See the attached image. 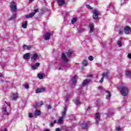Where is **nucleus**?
Instances as JSON below:
<instances>
[{
	"label": "nucleus",
	"instance_id": "obj_1",
	"mask_svg": "<svg viewBox=\"0 0 131 131\" xmlns=\"http://www.w3.org/2000/svg\"><path fill=\"white\" fill-rule=\"evenodd\" d=\"M2 110V113L4 114V115H9L10 113L11 112V107H10V106H8V107L4 106Z\"/></svg>",
	"mask_w": 131,
	"mask_h": 131
},
{
	"label": "nucleus",
	"instance_id": "obj_2",
	"mask_svg": "<svg viewBox=\"0 0 131 131\" xmlns=\"http://www.w3.org/2000/svg\"><path fill=\"white\" fill-rule=\"evenodd\" d=\"M120 93L122 96H126L128 94V89L126 88V86H122L121 88Z\"/></svg>",
	"mask_w": 131,
	"mask_h": 131
},
{
	"label": "nucleus",
	"instance_id": "obj_3",
	"mask_svg": "<svg viewBox=\"0 0 131 131\" xmlns=\"http://www.w3.org/2000/svg\"><path fill=\"white\" fill-rule=\"evenodd\" d=\"M10 9L11 12H16L17 10V5L15 2H11L10 4Z\"/></svg>",
	"mask_w": 131,
	"mask_h": 131
},
{
	"label": "nucleus",
	"instance_id": "obj_4",
	"mask_svg": "<svg viewBox=\"0 0 131 131\" xmlns=\"http://www.w3.org/2000/svg\"><path fill=\"white\" fill-rule=\"evenodd\" d=\"M99 17V12L98 11V10H94V14L93 15V19H98Z\"/></svg>",
	"mask_w": 131,
	"mask_h": 131
},
{
	"label": "nucleus",
	"instance_id": "obj_5",
	"mask_svg": "<svg viewBox=\"0 0 131 131\" xmlns=\"http://www.w3.org/2000/svg\"><path fill=\"white\" fill-rule=\"evenodd\" d=\"M45 91H46V89L45 88H38L36 90V94H39V93H43Z\"/></svg>",
	"mask_w": 131,
	"mask_h": 131
},
{
	"label": "nucleus",
	"instance_id": "obj_6",
	"mask_svg": "<svg viewBox=\"0 0 131 131\" xmlns=\"http://www.w3.org/2000/svg\"><path fill=\"white\" fill-rule=\"evenodd\" d=\"M50 38H51V33L49 32L46 33L44 37L45 40H49Z\"/></svg>",
	"mask_w": 131,
	"mask_h": 131
},
{
	"label": "nucleus",
	"instance_id": "obj_7",
	"mask_svg": "<svg viewBox=\"0 0 131 131\" xmlns=\"http://www.w3.org/2000/svg\"><path fill=\"white\" fill-rule=\"evenodd\" d=\"M77 79V77L76 76H74L72 80V86H73V85H75V84H76Z\"/></svg>",
	"mask_w": 131,
	"mask_h": 131
},
{
	"label": "nucleus",
	"instance_id": "obj_8",
	"mask_svg": "<svg viewBox=\"0 0 131 131\" xmlns=\"http://www.w3.org/2000/svg\"><path fill=\"white\" fill-rule=\"evenodd\" d=\"M38 56V54H37V53H35V54H33L31 58V61L32 62H34V61H35L36 59H37Z\"/></svg>",
	"mask_w": 131,
	"mask_h": 131
},
{
	"label": "nucleus",
	"instance_id": "obj_9",
	"mask_svg": "<svg viewBox=\"0 0 131 131\" xmlns=\"http://www.w3.org/2000/svg\"><path fill=\"white\" fill-rule=\"evenodd\" d=\"M58 124H63L64 123V116L60 117L58 121Z\"/></svg>",
	"mask_w": 131,
	"mask_h": 131
},
{
	"label": "nucleus",
	"instance_id": "obj_10",
	"mask_svg": "<svg viewBox=\"0 0 131 131\" xmlns=\"http://www.w3.org/2000/svg\"><path fill=\"white\" fill-rule=\"evenodd\" d=\"M109 73H110V72L109 71H107L106 72H104L102 74H101V76H102V77H105L106 78H109Z\"/></svg>",
	"mask_w": 131,
	"mask_h": 131
},
{
	"label": "nucleus",
	"instance_id": "obj_11",
	"mask_svg": "<svg viewBox=\"0 0 131 131\" xmlns=\"http://www.w3.org/2000/svg\"><path fill=\"white\" fill-rule=\"evenodd\" d=\"M61 58H62L63 61H64L66 63H67V62H68V61H69L68 58H67V57L66 56V55H65V54L62 53Z\"/></svg>",
	"mask_w": 131,
	"mask_h": 131
},
{
	"label": "nucleus",
	"instance_id": "obj_12",
	"mask_svg": "<svg viewBox=\"0 0 131 131\" xmlns=\"http://www.w3.org/2000/svg\"><path fill=\"white\" fill-rule=\"evenodd\" d=\"M30 57V53H28L24 55L23 58L25 60H28Z\"/></svg>",
	"mask_w": 131,
	"mask_h": 131
},
{
	"label": "nucleus",
	"instance_id": "obj_13",
	"mask_svg": "<svg viewBox=\"0 0 131 131\" xmlns=\"http://www.w3.org/2000/svg\"><path fill=\"white\" fill-rule=\"evenodd\" d=\"M124 32L126 34H128V33H129V32H130V28H129V27H126L124 28Z\"/></svg>",
	"mask_w": 131,
	"mask_h": 131
},
{
	"label": "nucleus",
	"instance_id": "obj_14",
	"mask_svg": "<svg viewBox=\"0 0 131 131\" xmlns=\"http://www.w3.org/2000/svg\"><path fill=\"white\" fill-rule=\"evenodd\" d=\"M105 93H106L107 95L106 96V99L107 100H110V98H111V93L108 91H105Z\"/></svg>",
	"mask_w": 131,
	"mask_h": 131
},
{
	"label": "nucleus",
	"instance_id": "obj_15",
	"mask_svg": "<svg viewBox=\"0 0 131 131\" xmlns=\"http://www.w3.org/2000/svg\"><path fill=\"white\" fill-rule=\"evenodd\" d=\"M57 3L59 6H63L65 4V0H57Z\"/></svg>",
	"mask_w": 131,
	"mask_h": 131
},
{
	"label": "nucleus",
	"instance_id": "obj_16",
	"mask_svg": "<svg viewBox=\"0 0 131 131\" xmlns=\"http://www.w3.org/2000/svg\"><path fill=\"white\" fill-rule=\"evenodd\" d=\"M12 100H13L14 101H16V100H17L18 99V94L17 93H14L12 95Z\"/></svg>",
	"mask_w": 131,
	"mask_h": 131
},
{
	"label": "nucleus",
	"instance_id": "obj_17",
	"mask_svg": "<svg viewBox=\"0 0 131 131\" xmlns=\"http://www.w3.org/2000/svg\"><path fill=\"white\" fill-rule=\"evenodd\" d=\"M35 15V12H32L29 15H26L25 17L27 18H32Z\"/></svg>",
	"mask_w": 131,
	"mask_h": 131
},
{
	"label": "nucleus",
	"instance_id": "obj_18",
	"mask_svg": "<svg viewBox=\"0 0 131 131\" xmlns=\"http://www.w3.org/2000/svg\"><path fill=\"white\" fill-rule=\"evenodd\" d=\"M91 33L94 32V24H90L89 25Z\"/></svg>",
	"mask_w": 131,
	"mask_h": 131
},
{
	"label": "nucleus",
	"instance_id": "obj_19",
	"mask_svg": "<svg viewBox=\"0 0 131 131\" xmlns=\"http://www.w3.org/2000/svg\"><path fill=\"white\" fill-rule=\"evenodd\" d=\"M68 58H71V56L72 55V54H73V52L71 51H69L68 52L66 53Z\"/></svg>",
	"mask_w": 131,
	"mask_h": 131
},
{
	"label": "nucleus",
	"instance_id": "obj_20",
	"mask_svg": "<svg viewBox=\"0 0 131 131\" xmlns=\"http://www.w3.org/2000/svg\"><path fill=\"white\" fill-rule=\"evenodd\" d=\"M37 67H39V63L37 62L35 64L33 65L32 67V69L34 70H35L37 68Z\"/></svg>",
	"mask_w": 131,
	"mask_h": 131
},
{
	"label": "nucleus",
	"instance_id": "obj_21",
	"mask_svg": "<svg viewBox=\"0 0 131 131\" xmlns=\"http://www.w3.org/2000/svg\"><path fill=\"white\" fill-rule=\"evenodd\" d=\"M89 82H90V80H89V79L85 80L82 83V86H85V85H87V84H88V83H89Z\"/></svg>",
	"mask_w": 131,
	"mask_h": 131
},
{
	"label": "nucleus",
	"instance_id": "obj_22",
	"mask_svg": "<svg viewBox=\"0 0 131 131\" xmlns=\"http://www.w3.org/2000/svg\"><path fill=\"white\" fill-rule=\"evenodd\" d=\"M95 120L96 123H99V122L100 121V115H96L95 116Z\"/></svg>",
	"mask_w": 131,
	"mask_h": 131
},
{
	"label": "nucleus",
	"instance_id": "obj_23",
	"mask_svg": "<svg viewBox=\"0 0 131 131\" xmlns=\"http://www.w3.org/2000/svg\"><path fill=\"white\" fill-rule=\"evenodd\" d=\"M23 48H24V49H25V50H29L31 49V46H27V45H25L23 46Z\"/></svg>",
	"mask_w": 131,
	"mask_h": 131
},
{
	"label": "nucleus",
	"instance_id": "obj_24",
	"mask_svg": "<svg viewBox=\"0 0 131 131\" xmlns=\"http://www.w3.org/2000/svg\"><path fill=\"white\" fill-rule=\"evenodd\" d=\"M121 40H122V37H120V40L118 41L117 44L118 45L119 47H121V46H122V42Z\"/></svg>",
	"mask_w": 131,
	"mask_h": 131
},
{
	"label": "nucleus",
	"instance_id": "obj_25",
	"mask_svg": "<svg viewBox=\"0 0 131 131\" xmlns=\"http://www.w3.org/2000/svg\"><path fill=\"white\" fill-rule=\"evenodd\" d=\"M27 21H26L23 24L22 27L23 28H27Z\"/></svg>",
	"mask_w": 131,
	"mask_h": 131
},
{
	"label": "nucleus",
	"instance_id": "obj_26",
	"mask_svg": "<svg viewBox=\"0 0 131 131\" xmlns=\"http://www.w3.org/2000/svg\"><path fill=\"white\" fill-rule=\"evenodd\" d=\"M41 114V112L40 111L36 110L35 112V115H40Z\"/></svg>",
	"mask_w": 131,
	"mask_h": 131
},
{
	"label": "nucleus",
	"instance_id": "obj_27",
	"mask_svg": "<svg viewBox=\"0 0 131 131\" xmlns=\"http://www.w3.org/2000/svg\"><path fill=\"white\" fill-rule=\"evenodd\" d=\"M37 76L39 79H42L43 78V74H38Z\"/></svg>",
	"mask_w": 131,
	"mask_h": 131
},
{
	"label": "nucleus",
	"instance_id": "obj_28",
	"mask_svg": "<svg viewBox=\"0 0 131 131\" xmlns=\"http://www.w3.org/2000/svg\"><path fill=\"white\" fill-rule=\"evenodd\" d=\"M81 126L82 128H86V127L88 126V123H84L81 125Z\"/></svg>",
	"mask_w": 131,
	"mask_h": 131
},
{
	"label": "nucleus",
	"instance_id": "obj_29",
	"mask_svg": "<svg viewBox=\"0 0 131 131\" xmlns=\"http://www.w3.org/2000/svg\"><path fill=\"white\" fill-rule=\"evenodd\" d=\"M125 74H126V76H130V75H131L130 71H126Z\"/></svg>",
	"mask_w": 131,
	"mask_h": 131
},
{
	"label": "nucleus",
	"instance_id": "obj_30",
	"mask_svg": "<svg viewBox=\"0 0 131 131\" xmlns=\"http://www.w3.org/2000/svg\"><path fill=\"white\" fill-rule=\"evenodd\" d=\"M66 111H67V107H64L63 111L62 112V115L66 114Z\"/></svg>",
	"mask_w": 131,
	"mask_h": 131
},
{
	"label": "nucleus",
	"instance_id": "obj_31",
	"mask_svg": "<svg viewBox=\"0 0 131 131\" xmlns=\"http://www.w3.org/2000/svg\"><path fill=\"white\" fill-rule=\"evenodd\" d=\"M83 66H86V65H88V61L86 60H84L83 61V63H82Z\"/></svg>",
	"mask_w": 131,
	"mask_h": 131
},
{
	"label": "nucleus",
	"instance_id": "obj_32",
	"mask_svg": "<svg viewBox=\"0 0 131 131\" xmlns=\"http://www.w3.org/2000/svg\"><path fill=\"white\" fill-rule=\"evenodd\" d=\"M56 122H57V121L56 120H54L53 122H51L50 123V126H51V127L54 126V124H55V123H56Z\"/></svg>",
	"mask_w": 131,
	"mask_h": 131
},
{
	"label": "nucleus",
	"instance_id": "obj_33",
	"mask_svg": "<svg viewBox=\"0 0 131 131\" xmlns=\"http://www.w3.org/2000/svg\"><path fill=\"white\" fill-rule=\"evenodd\" d=\"M77 21V19L76 18H73L72 20H71V22H72V24H74V23H75Z\"/></svg>",
	"mask_w": 131,
	"mask_h": 131
},
{
	"label": "nucleus",
	"instance_id": "obj_34",
	"mask_svg": "<svg viewBox=\"0 0 131 131\" xmlns=\"http://www.w3.org/2000/svg\"><path fill=\"white\" fill-rule=\"evenodd\" d=\"M16 14H13V15L10 18L9 20H14V19L16 18Z\"/></svg>",
	"mask_w": 131,
	"mask_h": 131
},
{
	"label": "nucleus",
	"instance_id": "obj_35",
	"mask_svg": "<svg viewBox=\"0 0 131 131\" xmlns=\"http://www.w3.org/2000/svg\"><path fill=\"white\" fill-rule=\"evenodd\" d=\"M75 104H76V105H80V101H79V100H76L75 101Z\"/></svg>",
	"mask_w": 131,
	"mask_h": 131
},
{
	"label": "nucleus",
	"instance_id": "obj_36",
	"mask_svg": "<svg viewBox=\"0 0 131 131\" xmlns=\"http://www.w3.org/2000/svg\"><path fill=\"white\" fill-rule=\"evenodd\" d=\"M89 60H90V61H93V60H94V57H93V56L90 55L89 57H88Z\"/></svg>",
	"mask_w": 131,
	"mask_h": 131
},
{
	"label": "nucleus",
	"instance_id": "obj_37",
	"mask_svg": "<svg viewBox=\"0 0 131 131\" xmlns=\"http://www.w3.org/2000/svg\"><path fill=\"white\" fill-rule=\"evenodd\" d=\"M47 107L48 109L50 110L51 109H52V105H47Z\"/></svg>",
	"mask_w": 131,
	"mask_h": 131
},
{
	"label": "nucleus",
	"instance_id": "obj_38",
	"mask_svg": "<svg viewBox=\"0 0 131 131\" xmlns=\"http://www.w3.org/2000/svg\"><path fill=\"white\" fill-rule=\"evenodd\" d=\"M103 81H104V77H102L101 79L99 80V82H100V83H102Z\"/></svg>",
	"mask_w": 131,
	"mask_h": 131
},
{
	"label": "nucleus",
	"instance_id": "obj_39",
	"mask_svg": "<svg viewBox=\"0 0 131 131\" xmlns=\"http://www.w3.org/2000/svg\"><path fill=\"white\" fill-rule=\"evenodd\" d=\"M116 130H118V131L121 130V128L120 127V126L117 127Z\"/></svg>",
	"mask_w": 131,
	"mask_h": 131
},
{
	"label": "nucleus",
	"instance_id": "obj_40",
	"mask_svg": "<svg viewBox=\"0 0 131 131\" xmlns=\"http://www.w3.org/2000/svg\"><path fill=\"white\" fill-rule=\"evenodd\" d=\"M86 7L88 9H89L90 10L93 9V8H92L91 6H90V5H86Z\"/></svg>",
	"mask_w": 131,
	"mask_h": 131
},
{
	"label": "nucleus",
	"instance_id": "obj_41",
	"mask_svg": "<svg viewBox=\"0 0 131 131\" xmlns=\"http://www.w3.org/2000/svg\"><path fill=\"white\" fill-rule=\"evenodd\" d=\"M38 12V9H35L34 10V12L33 13H35V14L36 13H37Z\"/></svg>",
	"mask_w": 131,
	"mask_h": 131
},
{
	"label": "nucleus",
	"instance_id": "obj_42",
	"mask_svg": "<svg viewBox=\"0 0 131 131\" xmlns=\"http://www.w3.org/2000/svg\"><path fill=\"white\" fill-rule=\"evenodd\" d=\"M25 89H29V85H28V84L25 85Z\"/></svg>",
	"mask_w": 131,
	"mask_h": 131
},
{
	"label": "nucleus",
	"instance_id": "obj_43",
	"mask_svg": "<svg viewBox=\"0 0 131 131\" xmlns=\"http://www.w3.org/2000/svg\"><path fill=\"white\" fill-rule=\"evenodd\" d=\"M127 58H128L129 59H131V54L130 53L128 54Z\"/></svg>",
	"mask_w": 131,
	"mask_h": 131
},
{
	"label": "nucleus",
	"instance_id": "obj_44",
	"mask_svg": "<svg viewBox=\"0 0 131 131\" xmlns=\"http://www.w3.org/2000/svg\"><path fill=\"white\" fill-rule=\"evenodd\" d=\"M83 31V29H81V28H80L79 29V33H80V32H82Z\"/></svg>",
	"mask_w": 131,
	"mask_h": 131
},
{
	"label": "nucleus",
	"instance_id": "obj_45",
	"mask_svg": "<svg viewBox=\"0 0 131 131\" xmlns=\"http://www.w3.org/2000/svg\"><path fill=\"white\" fill-rule=\"evenodd\" d=\"M66 102H67L68 100V96H66L65 97V99H64Z\"/></svg>",
	"mask_w": 131,
	"mask_h": 131
},
{
	"label": "nucleus",
	"instance_id": "obj_46",
	"mask_svg": "<svg viewBox=\"0 0 131 131\" xmlns=\"http://www.w3.org/2000/svg\"><path fill=\"white\" fill-rule=\"evenodd\" d=\"M34 116L33 115H29V118H33Z\"/></svg>",
	"mask_w": 131,
	"mask_h": 131
},
{
	"label": "nucleus",
	"instance_id": "obj_47",
	"mask_svg": "<svg viewBox=\"0 0 131 131\" xmlns=\"http://www.w3.org/2000/svg\"><path fill=\"white\" fill-rule=\"evenodd\" d=\"M1 131H8V129H7V128H4V129H2V130H1Z\"/></svg>",
	"mask_w": 131,
	"mask_h": 131
},
{
	"label": "nucleus",
	"instance_id": "obj_48",
	"mask_svg": "<svg viewBox=\"0 0 131 131\" xmlns=\"http://www.w3.org/2000/svg\"><path fill=\"white\" fill-rule=\"evenodd\" d=\"M98 90H100V91H102V90H103V87H99Z\"/></svg>",
	"mask_w": 131,
	"mask_h": 131
},
{
	"label": "nucleus",
	"instance_id": "obj_49",
	"mask_svg": "<svg viewBox=\"0 0 131 131\" xmlns=\"http://www.w3.org/2000/svg\"><path fill=\"white\" fill-rule=\"evenodd\" d=\"M55 131H61V130L60 129V128H57L55 129Z\"/></svg>",
	"mask_w": 131,
	"mask_h": 131
},
{
	"label": "nucleus",
	"instance_id": "obj_50",
	"mask_svg": "<svg viewBox=\"0 0 131 131\" xmlns=\"http://www.w3.org/2000/svg\"><path fill=\"white\" fill-rule=\"evenodd\" d=\"M40 106H42V105H43V102L42 101H40Z\"/></svg>",
	"mask_w": 131,
	"mask_h": 131
},
{
	"label": "nucleus",
	"instance_id": "obj_51",
	"mask_svg": "<svg viewBox=\"0 0 131 131\" xmlns=\"http://www.w3.org/2000/svg\"><path fill=\"white\" fill-rule=\"evenodd\" d=\"M96 115H101V113L99 112H97L96 113Z\"/></svg>",
	"mask_w": 131,
	"mask_h": 131
},
{
	"label": "nucleus",
	"instance_id": "obj_52",
	"mask_svg": "<svg viewBox=\"0 0 131 131\" xmlns=\"http://www.w3.org/2000/svg\"><path fill=\"white\" fill-rule=\"evenodd\" d=\"M119 34H122V31L120 30L119 32Z\"/></svg>",
	"mask_w": 131,
	"mask_h": 131
},
{
	"label": "nucleus",
	"instance_id": "obj_53",
	"mask_svg": "<svg viewBox=\"0 0 131 131\" xmlns=\"http://www.w3.org/2000/svg\"><path fill=\"white\" fill-rule=\"evenodd\" d=\"M91 108H92V107L89 106V107L87 108V111H89V110H91Z\"/></svg>",
	"mask_w": 131,
	"mask_h": 131
},
{
	"label": "nucleus",
	"instance_id": "obj_54",
	"mask_svg": "<svg viewBox=\"0 0 131 131\" xmlns=\"http://www.w3.org/2000/svg\"><path fill=\"white\" fill-rule=\"evenodd\" d=\"M34 108H37V107H38V106L37 105V104H36L35 105H34Z\"/></svg>",
	"mask_w": 131,
	"mask_h": 131
},
{
	"label": "nucleus",
	"instance_id": "obj_55",
	"mask_svg": "<svg viewBox=\"0 0 131 131\" xmlns=\"http://www.w3.org/2000/svg\"><path fill=\"white\" fill-rule=\"evenodd\" d=\"M34 0H29V3H32Z\"/></svg>",
	"mask_w": 131,
	"mask_h": 131
},
{
	"label": "nucleus",
	"instance_id": "obj_56",
	"mask_svg": "<svg viewBox=\"0 0 131 131\" xmlns=\"http://www.w3.org/2000/svg\"><path fill=\"white\" fill-rule=\"evenodd\" d=\"M3 75L2 73H0V77H3Z\"/></svg>",
	"mask_w": 131,
	"mask_h": 131
},
{
	"label": "nucleus",
	"instance_id": "obj_57",
	"mask_svg": "<svg viewBox=\"0 0 131 131\" xmlns=\"http://www.w3.org/2000/svg\"><path fill=\"white\" fill-rule=\"evenodd\" d=\"M34 118H37V116H36V115H35V116H34Z\"/></svg>",
	"mask_w": 131,
	"mask_h": 131
},
{
	"label": "nucleus",
	"instance_id": "obj_58",
	"mask_svg": "<svg viewBox=\"0 0 131 131\" xmlns=\"http://www.w3.org/2000/svg\"><path fill=\"white\" fill-rule=\"evenodd\" d=\"M29 115H33V114H32V113H30L29 114Z\"/></svg>",
	"mask_w": 131,
	"mask_h": 131
},
{
	"label": "nucleus",
	"instance_id": "obj_59",
	"mask_svg": "<svg viewBox=\"0 0 131 131\" xmlns=\"http://www.w3.org/2000/svg\"><path fill=\"white\" fill-rule=\"evenodd\" d=\"M45 131H50V129H46Z\"/></svg>",
	"mask_w": 131,
	"mask_h": 131
},
{
	"label": "nucleus",
	"instance_id": "obj_60",
	"mask_svg": "<svg viewBox=\"0 0 131 131\" xmlns=\"http://www.w3.org/2000/svg\"><path fill=\"white\" fill-rule=\"evenodd\" d=\"M88 77H92V75H90L88 76Z\"/></svg>",
	"mask_w": 131,
	"mask_h": 131
},
{
	"label": "nucleus",
	"instance_id": "obj_61",
	"mask_svg": "<svg viewBox=\"0 0 131 131\" xmlns=\"http://www.w3.org/2000/svg\"><path fill=\"white\" fill-rule=\"evenodd\" d=\"M58 70H61V68H59L58 69Z\"/></svg>",
	"mask_w": 131,
	"mask_h": 131
},
{
	"label": "nucleus",
	"instance_id": "obj_62",
	"mask_svg": "<svg viewBox=\"0 0 131 131\" xmlns=\"http://www.w3.org/2000/svg\"><path fill=\"white\" fill-rule=\"evenodd\" d=\"M1 81H2V82H4V80H1Z\"/></svg>",
	"mask_w": 131,
	"mask_h": 131
},
{
	"label": "nucleus",
	"instance_id": "obj_63",
	"mask_svg": "<svg viewBox=\"0 0 131 131\" xmlns=\"http://www.w3.org/2000/svg\"><path fill=\"white\" fill-rule=\"evenodd\" d=\"M110 6H111V4H110Z\"/></svg>",
	"mask_w": 131,
	"mask_h": 131
}]
</instances>
